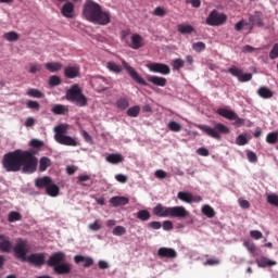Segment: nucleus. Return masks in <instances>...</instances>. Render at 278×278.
Listing matches in <instances>:
<instances>
[{
	"label": "nucleus",
	"instance_id": "obj_34",
	"mask_svg": "<svg viewBox=\"0 0 278 278\" xmlns=\"http://www.w3.org/2000/svg\"><path fill=\"white\" fill-rule=\"evenodd\" d=\"M51 166V159L43 156L39 161V172L45 173Z\"/></svg>",
	"mask_w": 278,
	"mask_h": 278
},
{
	"label": "nucleus",
	"instance_id": "obj_48",
	"mask_svg": "<svg viewBox=\"0 0 278 278\" xmlns=\"http://www.w3.org/2000/svg\"><path fill=\"white\" fill-rule=\"evenodd\" d=\"M236 144L239 147H244V144H249V139H247V135H239L236 139Z\"/></svg>",
	"mask_w": 278,
	"mask_h": 278
},
{
	"label": "nucleus",
	"instance_id": "obj_25",
	"mask_svg": "<svg viewBox=\"0 0 278 278\" xmlns=\"http://www.w3.org/2000/svg\"><path fill=\"white\" fill-rule=\"evenodd\" d=\"M110 203L113 205V207H121V205H127L129 200L126 197L116 195L110 199Z\"/></svg>",
	"mask_w": 278,
	"mask_h": 278
},
{
	"label": "nucleus",
	"instance_id": "obj_14",
	"mask_svg": "<svg viewBox=\"0 0 278 278\" xmlns=\"http://www.w3.org/2000/svg\"><path fill=\"white\" fill-rule=\"evenodd\" d=\"M148 68L152 73H160L161 75H170V67L163 63H150L148 64Z\"/></svg>",
	"mask_w": 278,
	"mask_h": 278
},
{
	"label": "nucleus",
	"instance_id": "obj_23",
	"mask_svg": "<svg viewBox=\"0 0 278 278\" xmlns=\"http://www.w3.org/2000/svg\"><path fill=\"white\" fill-rule=\"evenodd\" d=\"M147 79L150 84H153L154 86H160L161 88H164L166 86V78L160 77V76H152L148 75Z\"/></svg>",
	"mask_w": 278,
	"mask_h": 278
},
{
	"label": "nucleus",
	"instance_id": "obj_59",
	"mask_svg": "<svg viewBox=\"0 0 278 278\" xmlns=\"http://www.w3.org/2000/svg\"><path fill=\"white\" fill-rule=\"evenodd\" d=\"M249 25V23H247V21L241 20L239 21L236 25H235V29L236 31H242V27Z\"/></svg>",
	"mask_w": 278,
	"mask_h": 278
},
{
	"label": "nucleus",
	"instance_id": "obj_53",
	"mask_svg": "<svg viewBox=\"0 0 278 278\" xmlns=\"http://www.w3.org/2000/svg\"><path fill=\"white\" fill-rule=\"evenodd\" d=\"M247 157H248L249 162H251V164L257 163V154L255 152L248 151Z\"/></svg>",
	"mask_w": 278,
	"mask_h": 278
},
{
	"label": "nucleus",
	"instance_id": "obj_40",
	"mask_svg": "<svg viewBox=\"0 0 278 278\" xmlns=\"http://www.w3.org/2000/svg\"><path fill=\"white\" fill-rule=\"evenodd\" d=\"M127 115L130 116V118H138L140 116V106L135 105L127 110Z\"/></svg>",
	"mask_w": 278,
	"mask_h": 278
},
{
	"label": "nucleus",
	"instance_id": "obj_2",
	"mask_svg": "<svg viewBox=\"0 0 278 278\" xmlns=\"http://www.w3.org/2000/svg\"><path fill=\"white\" fill-rule=\"evenodd\" d=\"M83 16L89 23H97V25H110L112 23V14L103 11L101 4L93 0H87L84 4Z\"/></svg>",
	"mask_w": 278,
	"mask_h": 278
},
{
	"label": "nucleus",
	"instance_id": "obj_42",
	"mask_svg": "<svg viewBox=\"0 0 278 278\" xmlns=\"http://www.w3.org/2000/svg\"><path fill=\"white\" fill-rule=\"evenodd\" d=\"M52 112L56 115L66 114L68 112V109L64 104H55L52 108Z\"/></svg>",
	"mask_w": 278,
	"mask_h": 278
},
{
	"label": "nucleus",
	"instance_id": "obj_30",
	"mask_svg": "<svg viewBox=\"0 0 278 278\" xmlns=\"http://www.w3.org/2000/svg\"><path fill=\"white\" fill-rule=\"evenodd\" d=\"M46 194H48V197H58V194H60V187L50 182L48 188H46Z\"/></svg>",
	"mask_w": 278,
	"mask_h": 278
},
{
	"label": "nucleus",
	"instance_id": "obj_35",
	"mask_svg": "<svg viewBox=\"0 0 278 278\" xmlns=\"http://www.w3.org/2000/svg\"><path fill=\"white\" fill-rule=\"evenodd\" d=\"M177 30L179 34H192V31H194V27L188 24H179L177 26Z\"/></svg>",
	"mask_w": 278,
	"mask_h": 278
},
{
	"label": "nucleus",
	"instance_id": "obj_63",
	"mask_svg": "<svg viewBox=\"0 0 278 278\" xmlns=\"http://www.w3.org/2000/svg\"><path fill=\"white\" fill-rule=\"evenodd\" d=\"M163 229L164 231H170V229H173V222L170 220L163 222Z\"/></svg>",
	"mask_w": 278,
	"mask_h": 278
},
{
	"label": "nucleus",
	"instance_id": "obj_52",
	"mask_svg": "<svg viewBox=\"0 0 278 278\" xmlns=\"http://www.w3.org/2000/svg\"><path fill=\"white\" fill-rule=\"evenodd\" d=\"M243 244H244L245 249H248L249 253H251L252 255H255L257 248L255 247L254 243L245 241Z\"/></svg>",
	"mask_w": 278,
	"mask_h": 278
},
{
	"label": "nucleus",
	"instance_id": "obj_7",
	"mask_svg": "<svg viewBox=\"0 0 278 278\" xmlns=\"http://www.w3.org/2000/svg\"><path fill=\"white\" fill-rule=\"evenodd\" d=\"M13 252L17 260H22V262H25V260H27V253H29V243L27 242V240L21 238L16 239V243L13 247Z\"/></svg>",
	"mask_w": 278,
	"mask_h": 278
},
{
	"label": "nucleus",
	"instance_id": "obj_50",
	"mask_svg": "<svg viewBox=\"0 0 278 278\" xmlns=\"http://www.w3.org/2000/svg\"><path fill=\"white\" fill-rule=\"evenodd\" d=\"M112 233L113 236H125V233H127V229L123 226H116Z\"/></svg>",
	"mask_w": 278,
	"mask_h": 278
},
{
	"label": "nucleus",
	"instance_id": "obj_31",
	"mask_svg": "<svg viewBox=\"0 0 278 278\" xmlns=\"http://www.w3.org/2000/svg\"><path fill=\"white\" fill-rule=\"evenodd\" d=\"M106 68L110 70L111 73H115V75L123 73V66L113 61L106 63Z\"/></svg>",
	"mask_w": 278,
	"mask_h": 278
},
{
	"label": "nucleus",
	"instance_id": "obj_28",
	"mask_svg": "<svg viewBox=\"0 0 278 278\" xmlns=\"http://www.w3.org/2000/svg\"><path fill=\"white\" fill-rule=\"evenodd\" d=\"M106 162H109V164H121L125 162V157L119 153H111L106 156Z\"/></svg>",
	"mask_w": 278,
	"mask_h": 278
},
{
	"label": "nucleus",
	"instance_id": "obj_13",
	"mask_svg": "<svg viewBox=\"0 0 278 278\" xmlns=\"http://www.w3.org/2000/svg\"><path fill=\"white\" fill-rule=\"evenodd\" d=\"M66 261V254H64L63 252H55L54 254H52L49 260L47 261L48 266H50V268H55V266H59L62 262Z\"/></svg>",
	"mask_w": 278,
	"mask_h": 278
},
{
	"label": "nucleus",
	"instance_id": "obj_29",
	"mask_svg": "<svg viewBox=\"0 0 278 278\" xmlns=\"http://www.w3.org/2000/svg\"><path fill=\"white\" fill-rule=\"evenodd\" d=\"M257 94L261 97V99H273L274 93L268 87L263 86L258 88Z\"/></svg>",
	"mask_w": 278,
	"mask_h": 278
},
{
	"label": "nucleus",
	"instance_id": "obj_22",
	"mask_svg": "<svg viewBox=\"0 0 278 278\" xmlns=\"http://www.w3.org/2000/svg\"><path fill=\"white\" fill-rule=\"evenodd\" d=\"M79 66L75 65V66H66L64 68V75L67 79H75V77H79Z\"/></svg>",
	"mask_w": 278,
	"mask_h": 278
},
{
	"label": "nucleus",
	"instance_id": "obj_21",
	"mask_svg": "<svg viewBox=\"0 0 278 278\" xmlns=\"http://www.w3.org/2000/svg\"><path fill=\"white\" fill-rule=\"evenodd\" d=\"M71 270H73V266L70 263L64 262L53 268V271L56 275H68Z\"/></svg>",
	"mask_w": 278,
	"mask_h": 278
},
{
	"label": "nucleus",
	"instance_id": "obj_5",
	"mask_svg": "<svg viewBox=\"0 0 278 278\" xmlns=\"http://www.w3.org/2000/svg\"><path fill=\"white\" fill-rule=\"evenodd\" d=\"M201 131H203L210 138H214V140H220V136H227L231 130L229 127L225 126V124L217 123L214 127H210L207 125H199Z\"/></svg>",
	"mask_w": 278,
	"mask_h": 278
},
{
	"label": "nucleus",
	"instance_id": "obj_17",
	"mask_svg": "<svg viewBox=\"0 0 278 278\" xmlns=\"http://www.w3.org/2000/svg\"><path fill=\"white\" fill-rule=\"evenodd\" d=\"M157 255L161 258L166 257L167 260H175V257H177V251L173 248H160L157 250Z\"/></svg>",
	"mask_w": 278,
	"mask_h": 278
},
{
	"label": "nucleus",
	"instance_id": "obj_44",
	"mask_svg": "<svg viewBox=\"0 0 278 278\" xmlns=\"http://www.w3.org/2000/svg\"><path fill=\"white\" fill-rule=\"evenodd\" d=\"M266 142L268 144H277L278 142V132L274 131V132H268L266 136Z\"/></svg>",
	"mask_w": 278,
	"mask_h": 278
},
{
	"label": "nucleus",
	"instance_id": "obj_20",
	"mask_svg": "<svg viewBox=\"0 0 278 278\" xmlns=\"http://www.w3.org/2000/svg\"><path fill=\"white\" fill-rule=\"evenodd\" d=\"M75 264H81L84 262V268H90L94 264V260L90 256H84V255H75L74 256Z\"/></svg>",
	"mask_w": 278,
	"mask_h": 278
},
{
	"label": "nucleus",
	"instance_id": "obj_56",
	"mask_svg": "<svg viewBox=\"0 0 278 278\" xmlns=\"http://www.w3.org/2000/svg\"><path fill=\"white\" fill-rule=\"evenodd\" d=\"M238 202L240 207H242V210H249L251 207V203L248 200L240 198Z\"/></svg>",
	"mask_w": 278,
	"mask_h": 278
},
{
	"label": "nucleus",
	"instance_id": "obj_64",
	"mask_svg": "<svg viewBox=\"0 0 278 278\" xmlns=\"http://www.w3.org/2000/svg\"><path fill=\"white\" fill-rule=\"evenodd\" d=\"M36 119L34 117H27L25 121V127H34Z\"/></svg>",
	"mask_w": 278,
	"mask_h": 278
},
{
	"label": "nucleus",
	"instance_id": "obj_11",
	"mask_svg": "<svg viewBox=\"0 0 278 278\" xmlns=\"http://www.w3.org/2000/svg\"><path fill=\"white\" fill-rule=\"evenodd\" d=\"M122 65L125 68V71L128 73V75H130V77L134 79V81H137V84H140V86H149V84L146 83L144 78H142L140 74H138V72H136V70H134V67H131L129 63H127V61L122 60Z\"/></svg>",
	"mask_w": 278,
	"mask_h": 278
},
{
	"label": "nucleus",
	"instance_id": "obj_27",
	"mask_svg": "<svg viewBox=\"0 0 278 278\" xmlns=\"http://www.w3.org/2000/svg\"><path fill=\"white\" fill-rule=\"evenodd\" d=\"M50 184H53V180L51 179V177H42V178H37L35 181V186L36 188L42 189V188H48V186Z\"/></svg>",
	"mask_w": 278,
	"mask_h": 278
},
{
	"label": "nucleus",
	"instance_id": "obj_18",
	"mask_svg": "<svg viewBox=\"0 0 278 278\" xmlns=\"http://www.w3.org/2000/svg\"><path fill=\"white\" fill-rule=\"evenodd\" d=\"M249 21L252 27H264L263 14L260 11H256L254 14L249 15Z\"/></svg>",
	"mask_w": 278,
	"mask_h": 278
},
{
	"label": "nucleus",
	"instance_id": "obj_19",
	"mask_svg": "<svg viewBox=\"0 0 278 278\" xmlns=\"http://www.w3.org/2000/svg\"><path fill=\"white\" fill-rule=\"evenodd\" d=\"M131 43L129 45L130 49H142L144 47V39L139 34H134L130 37Z\"/></svg>",
	"mask_w": 278,
	"mask_h": 278
},
{
	"label": "nucleus",
	"instance_id": "obj_47",
	"mask_svg": "<svg viewBox=\"0 0 278 278\" xmlns=\"http://www.w3.org/2000/svg\"><path fill=\"white\" fill-rule=\"evenodd\" d=\"M186 62L181 59H175L173 61V68L174 71H180V68H184Z\"/></svg>",
	"mask_w": 278,
	"mask_h": 278
},
{
	"label": "nucleus",
	"instance_id": "obj_38",
	"mask_svg": "<svg viewBox=\"0 0 278 278\" xmlns=\"http://www.w3.org/2000/svg\"><path fill=\"white\" fill-rule=\"evenodd\" d=\"M266 201L269 205H273L274 207H278V194L277 193L267 194Z\"/></svg>",
	"mask_w": 278,
	"mask_h": 278
},
{
	"label": "nucleus",
	"instance_id": "obj_61",
	"mask_svg": "<svg viewBox=\"0 0 278 278\" xmlns=\"http://www.w3.org/2000/svg\"><path fill=\"white\" fill-rule=\"evenodd\" d=\"M154 175L157 179H166V177H167L166 172H164L162 169H157Z\"/></svg>",
	"mask_w": 278,
	"mask_h": 278
},
{
	"label": "nucleus",
	"instance_id": "obj_49",
	"mask_svg": "<svg viewBox=\"0 0 278 278\" xmlns=\"http://www.w3.org/2000/svg\"><path fill=\"white\" fill-rule=\"evenodd\" d=\"M192 50L197 51V53H201V51H205V43L203 41H198L192 45Z\"/></svg>",
	"mask_w": 278,
	"mask_h": 278
},
{
	"label": "nucleus",
	"instance_id": "obj_6",
	"mask_svg": "<svg viewBox=\"0 0 278 278\" xmlns=\"http://www.w3.org/2000/svg\"><path fill=\"white\" fill-rule=\"evenodd\" d=\"M67 101L76 103L79 108H85L88 105V98L81 92V87L79 85H73L66 92Z\"/></svg>",
	"mask_w": 278,
	"mask_h": 278
},
{
	"label": "nucleus",
	"instance_id": "obj_32",
	"mask_svg": "<svg viewBox=\"0 0 278 278\" xmlns=\"http://www.w3.org/2000/svg\"><path fill=\"white\" fill-rule=\"evenodd\" d=\"M115 105L117 110L125 111L127 108H129V100L125 97H121L117 99Z\"/></svg>",
	"mask_w": 278,
	"mask_h": 278
},
{
	"label": "nucleus",
	"instance_id": "obj_24",
	"mask_svg": "<svg viewBox=\"0 0 278 278\" xmlns=\"http://www.w3.org/2000/svg\"><path fill=\"white\" fill-rule=\"evenodd\" d=\"M256 264L258 266V268H266L267 266H277V262L271 261L269 258H267L266 256H262L260 258H256Z\"/></svg>",
	"mask_w": 278,
	"mask_h": 278
},
{
	"label": "nucleus",
	"instance_id": "obj_58",
	"mask_svg": "<svg viewBox=\"0 0 278 278\" xmlns=\"http://www.w3.org/2000/svg\"><path fill=\"white\" fill-rule=\"evenodd\" d=\"M250 236H251V238H253L254 240H262V238H263L262 231H260V230H252V231L250 232Z\"/></svg>",
	"mask_w": 278,
	"mask_h": 278
},
{
	"label": "nucleus",
	"instance_id": "obj_55",
	"mask_svg": "<svg viewBox=\"0 0 278 278\" xmlns=\"http://www.w3.org/2000/svg\"><path fill=\"white\" fill-rule=\"evenodd\" d=\"M270 60H277L278 58V43H275L273 49L269 52Z\"/></svg>",
	"mask_w": 278,
	"mask_h": 278
},
{
	"label": "nucleus",
	"instance_id": "obj_39",
	"mask_svg": "<svg viewBox=\"0 0 278 278\" xmlns=\"http://www.w3.org/2000/svg\"><path fill=\"white\" fill-rule=\"evenodd\" d=\"M137 218L139 220H142V223H144L151 218V213L147 210H140L137 213Z\"/></svg>",
	"mask_w": 278,
	"mask_h": 278
},
{
	"label": "nucleus",
	"instance_id": "obj_3",
	"mask_svg": "<svg viewBox=\"0 0 278 278\" xmlns=\"http://www.w3.org/2000/svg\"><path fill=\"white\" fill-rule=\"evenodd\" d=\"M152 212L154 216H159L160 218H188L190 216V212L184 206L168 207L157 204L153 207Z\"/></svg>",
	"mask_w": 278,
	"mask_h": 278
},
{
	"label": "nucleus",
	"instance_id": "obj_37",
	"mask_svg": "<svg viewBox=\"0 0 278 278\" xmlns=\"http://www.w3.org/2000/svg\"><path fill=\"white\" fill-rule=\"evenodd\" d=\"M178 199L180 201H184L185 203H192V193L179 191L178 192Z\"/></svg>",
	"mask_w": 278,
	"mask_h": 278
},
{
	"label": "nucleus",
	"instance_id": "obj_54",
	"mask_svg": "<svg viewBox=\"0 0 278 278\" xmlns=\"http://www.w3.org/2000/svg\"><path fill=\"white\" fill-rule=\"evenodd\" d=\"M153 15L161 16V17L166 16V10H164V8L162 7H156L153 11Z\"/></svg>",
	"mask_w": 278,
	"mask_h": 278
},
{
	"label": "nucleus",
	"instance_id": "obj_51",
	"mask_svg": "<svg viewBox=\"0 0 278 278\" xmlns=\"http://www.w3.org/2000/svg\"><path fill=\"white\" fill-rule=\"evenodd\" d=\"M167 127L170 131H176L177 132L181 129V124H179L175 121H172V122L168 123Z\"/></svg>",
	"mask_w": 278,
	"mask_h": 278
},
{
	"label": "nucleus",
	"instance_id": "obj_12",
	"mask_svg": "<svg viewBox=\"0 0 278 278\" xmlns=\"http://www.w3.org/2000/svg\"><path fill=\"white\" fill-rule=\"evenodd\" d=\"M25 262H28V264H31L33 266H37V268H40V266H45V253H31L25 258Z\"/></svg>",
	"mask_w": 278,
	"mask_h": 278
},
{
	"label": "nucleus",
	"instance_id": "obj_16",
	"mask_svg": "<svg viewBox=\"0 0 278 278\" xmlns=\"http://www.w3.org/2000/svg\"><path fill=\"white\" fill-rule=\"evenodd\" d=\"M61 14L64 18H74L75 17V3L67 1L61 8Z\"/></svg>",
	"mask_w": 278,
	"mask_h": 278
},
{
	"label": "nucleus",
	"instance_id": "obj_46",
	"mask_svg": "<svg viewBox=\"0 0 278 278\" xmlns=\"http://www.w3.org/2000/svg\"><path fill=\"white\" fill-rule=\"evenodd\" d=\"M26 108H28V110H35L38 112L40 110V103L38 101L28 100L26 102Z\"/></svg>",
	"mask_w": 278,
	"mask_h": 278
},
{
	"label": "nucleus",
	"instance_id": "obj_4",
	"mask_svg": "<svg viewBox=\"0 0 278 278\" xmlns=\"http://www.w3.org/2000/svg\"><path fill=\"white\" fill-rule=\"evenodd\" d=\"M54 140L59 144H63L64 147H79V141L76 138L71 136H66L68 134V125L61 124L54 127Z\"/></svg>",
	"mask_w": 278,
	"mask_h": 278
},
{
	"label": "nucleus",
	"instance_id": "obj_43",
	"mask_svg": "<svg viewBox=\"0 0 278 278\" xmlns=\"http://www.w3.org/2000/svg\"><path fill=\"white\" fill-rule=\"evenodd\" d=\"M23 215L16 211H12L9 213L8 220L9 223H16V220H22Z\"/></svg>",
	"mask_w": 278,
	"mask_h": 278
},
{
	"label": "nucleus",
	"instance_id": "obj_9",
	"mask_svg": "<svg viewBox=\"0 0 278 278\" xmlns=\"http://www.w3.org/2000/svg\"><path fill=\"white\" fill-rule=\"evenodd\" d=\"M227 23V15L225 13L218 12V10H213L206 17V25L211 27H220Z\"/></svg>",
	"mask_w": 278,
	"mask_h": 278
},
{
	"label": "nucleus",
	"instance_id": "obj_41",
	"mask_svg": "<svg viewBox=\"0 0 278 278\" xmlns=\"http://www.w3.org/2000/svg\"><path fill=\"white\" fill-rule=\"evenodd\" d=\"M3 38H5V40L9 42H16L21 36L16 31H9L3 35Z\"/></svg>",
	"mask_w": 278,
	"mask_h": 278
},
{
	"label": "nucleus",
	"instance_id": "obj_60",
	"mask_svg": "<svg viewBox=\"0 0 278 278\" xmlns=\"http://www.w3.org/2000/svg\"><path fill=\"white\" fill-rule=\"evenodd\" d=\"M88 228L91 231H99L101 229V225L99 224V220H96L93 224H89Z\"/></svg>",
	"mask_w": 278,
	"mask_h": 278
},
{
	"label": "nucleus",
	"instance_id": "obj_8",
	"mask_svg": "<svg viewBox=\"0 0 278 278\" xmlns=\"http://www.w3.org/2000/svg\"><path fill=\"white\" fill-rule=\"evenodd\" d=\"M217 114L219 116H223V118H227V121H233L232 125H235L236 127L244 126V118H240V116H238V113L231 110L220 108L217 110Z\"/></svg>",
	"mask_w": 278,
	"mask_h": 278
},
{
	"label": "nucleus",
	"instance_id": "obj_62",
	"mask_svg": "<svg viewBox=\"0 0 278 278\" xmlns=\"http://www.w3.org/2000/svg\"><path fill=\"white\" fill-rule=\"evenodd\" d=\"M42 141L38 140V139H33L30 140V147H34L35 149H40V147H42Z\"/></svg>",
	"mask_w": 278,
	"mask_h": 278
},
{
	"label": "nucleus",
	"instance_id": "obj_15",
	"mask_svg": "<svg viewBox=\"0 0 278 278\" xmlns=\"http://www.w3.org/2000/svg\"><path fill=\"white\" fill-rule=\"evenodd\" d=\"M14 245L10 240V237L0 235V251L1 253H12Z\"/></svg>",
	"mask_w": 278,
	"mask_h": 278
},
{
	"label": "nucleus",
	"instance_id": "obj_57",
	"mask_svg": "<svg viewBox=\"0 0 278 278\" xmlns=\"http://www.w3.org/2000/svg\"><path fill=\"white\" fill-rule=\"evenodd\" d=\"M39 71H42V65L40 64L30 65L29 73H31V75H36V73H39Z\"/></svg>",
	"mask_w": 278,
	"mask_h": 278
},
{
	"label": "nucleus",
	"instance_id": "obj_45",
	"mask_svg": "<svg viewBox=\"0 0 278 278\" xmlns=\"http://www.w3.org/2000/svg\"><path fill=\"white\" fill-rule=\"evenodd\" d=\"M48 84L50 88H55V86H60L62 84V78L58 75H53L49 78Z\"/></svg>",
	"mask_w": 278,
	"mask_h": 278
},
{
	"label": "nucleus",
	"instance_id": "obj_26",
	"mask_svg": "<svg viewBox=\"0 0 278 278\" xmlns=\"http://www.w3.org/2000/svg\"><path fill=\"white\" fill-rule=\"evenodd\" d=\"M64 65L60 62H48L45 64L46 71H49V73H58L60 72Z\"/></svg>",
	"mask_w": 278,
	"mask_h": 278
},
{
	"label": "nucleus",
	"instance_id": "obj_33",
	"mask_svg": "<svg viewBox=\"0 0 278 278\" xmlns=\"http://www.w3.org/2000/svg\"><path fill=\"white\" fill-rule=\"evenodd\" d=\"M27 97H31L33 99H45V93L36 88H30L26 91Z\"/></svg>",
	"mask_w": 278,
	"mask_h": 278
},
{
	"label": "nucleus",
	"instance_id": "obj_10",
	"mask_svg": "<svg viewBox=\"0 0 278 278\" xmlns=\"http://www.w3.org/2000/svg\"><path fill=\"white\" fill-rule=\"evenodd\" d=\"M227 72L230 75H232V77H237L238 81H240L241 84L251 81V79H253V74L251 73L244 74V71L236 65H232L231 67H229Z\"/></svg>",
	"mask_w": 278,
	"mask_h": 278
},
{
	"label": "nucleus",
	"instance_id": "obj_1",
	"mask_svg": "<svg viewBox=\"0 0 278 278\" xmlns=\"http://www.w3.org/2000/svg\"><path fill=\"white\" fill-rule=\"evenodd\" d=\"M2 166L7 173H36L38 169V159L31 151L15 150L3 155Z\"/></svg>",
	"mask_w": 278,
	"mask_h": 278
},
{
	"label": "nucleus",
	"instance_id": "obj_36",
	"mask_svg": "<svg viewBox=\"0 0 278 278\" xmlns=\"http://www.w3.org/2000/svg\"><path fill=\"white\" fill-rule=\"evenodd\" d=\"M202 214H204V216H206L207 218H214L216 216V212L213 210L212 206L207 204L202 207Z\"/></svg>",
	"mask_w": 278,
	"mask_h": 278
}]
</instances>
